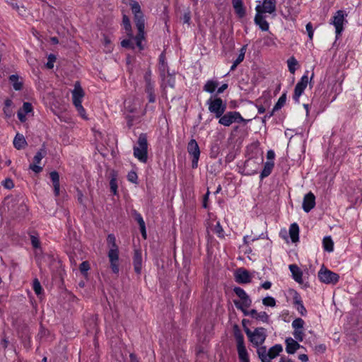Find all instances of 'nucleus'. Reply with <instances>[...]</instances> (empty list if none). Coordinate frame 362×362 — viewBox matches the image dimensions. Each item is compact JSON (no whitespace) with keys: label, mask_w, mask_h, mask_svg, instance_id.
Instances as JSON below:
<instances>
[{"label":"nucleus","mask_w":362,"mask_h":362,"mask_svg":"<svg viewBox=\"0 0 362 362\" xmlns=\"http://www.w3.org/2000/svg\"><path fill=\"white\" fill-rule=\"evenodd\" d=\"M129 5L134 16L135 25L138 29V34L134 37L136 45L141 50L144 49L141 42L144 39L145 19L138 2L132 1Z\"/></svg>","instance_id":"obj_1"},{"label":"nucleus","mask_w":362,"mask_h":362,"mask_svg":"<svg viewBox=\"0 0 362 362\" xmlns=\"http://www.w3.org/2000/svg\"><path fill=\"white\" fill-rule=\"evenodd\" d=\"M233 332L239 362H250L249 353L245 344L244 336L237 325L234 326Z\"/></svg>","instance_id":"obj_2"},{"label":"nucleus","mask_w":362,"mask_h":362,"mask_svg":"<svg viewBox=\"0 0 362 362\" xmlns=\"http://www.w3.org/2000/svg\"><path fill=\"white\" fill-rule=\"evenodd\" d=\"M245 332L248 337L249 341L255 347H258L263 344L267 338L266 329L264 327H257L254 331H251L248 327H245Z\"/></svg>","instance_id":"obj_3"},{"label":"nucleus","mask_w":362,"mask_h":362,"mask_svg":"<svg viewBox=\"0 0 362 362\" xmlns=\"http://www.w3.org/2000/svg\"><path fill=\"white\" fill-rule=\"evenodd\" d=\"M148 142L146 136L144 134L139 135L137 144L134 146V156L139 161L146 163L147 161Z\"/></svg>","instance_id":"obj_4"},{"label":"nucleus","mask_w":362,"mask_h":362,"mask_svg":"<svg viewBox=\"0 0 362 362\" xmlns=\"http://www.w3.org/2000/svg\"><path fill=\"white\" fill-rule=\"evenodd\" d=\"M206 104L209 105V110L214 113L216 118L220 117L226 109V105L220 98H209Z\"/></svg>","instance_id":"obj_5"},{"label":"nucleus","mask_w":362,"mask_h":362,"mask_svg":"<svg viewBox=\"0 0 362 362\" xmlns=\"http://www.w3.org/2000/svg\"><path fill=\"white\" fill-rule=\"evenodd\" d=\"M346 13L342 11H337L332 16L330 23L335 28V33L337 37H338L344 30V24L346 22Z\"/></svg>","instance_id":"obj_6"},{"label":"nucleus","mask_w":362,"mask_h":362,"mask_svg":"<svg viewBox=\"0 0 362 362\" xmlns=\"http://www.w3.org/2000/svg\"><path fill=\"white\" fill-rule=\"evenodd\" d=\"M218 118L219 124L225 127H229L234 122L240 123L245 121L241 115L238 112L235 111L228 112L225 115L223 114Z\"/></svg>","instance_id":"obj_7"},{"label":"nucleus","mask_w":362,"mask_h":362,"mask_svg":"<svg viewBox=\"0 0 362 362\" xmlns=\"http://www.w3.org/2000/svg\"><path fill=\"white\" fill-rule=\"evenodd\" d=\"M317 276L320 281L327 284H336L339 280L338 274L322 267L318 272Z\"/></svg>","instance_id":"obj_8"},{"label":"nucleus","mask_w":362,"mask_h":362,"mask_svg":"<svg viewBox=\"0 0 362 362\" xmlns=\"http://www.w3.org/2000/svg\"><path fill=\"white\" fill-rule=\"evenodd\" d=\"M187 152L192 157V167L197 168L198 161L200 156V150L199 145L195 139H192L187 144Z\"/></svg>","instance_id":"obj_9"},{"label":"nucleus","mask_w":362,"mask_h":362,"mask_svg":"<svg viewBox=\"0 0 362 362\" xmlns=\"http://www.w3.org/2000/svg\"><path fill=\"white\" fill-rule=\"evenodd\" d=\"M309 82L308 76L307 74L303 75L300 81H298L294 89L293 100L296 103H299V98L303 93L305 88L307 87Z\"/></svg>","instance_id":"obj_10"},{"label":"nucleus","mask_w":362,"mask_h":362,"mask_svg":"<svg viewBox=\"0 0 362 362\" xmlns=\"http://www.w3.org/2000/svg\"><path fill=\"white\" fill-rule=\"evenodd\" d=\"M276 0H263L262 4L257 5L255 10L257 13H273L276 11Z\"/></svg>","instance_id":"obj_11"},{"label":"nucleus","mask_w":362,"mask_h":362,"mask_svg":"<svg viewBox=\"0 0 362 362\" xmlns=\"http://www.w3.org/2000/svg\"><path fill=\"white\" fill-rule=\"evenodd\" d=\"M108 257L112 273L118 274L119 272V250H109Z\"/></svg>","instance_id":"obj_12"},{"label":"nucleus","mask_w":362,"mask_h":362,"mask_svg":"<svg viewBox=\"0 0 362 362\" xmlns=\"http://www.w3.org/2000/svg\"><path fill=\"white\" fill-rule=\"evenodd\" d=\"M46 151L44 148L40 149L33 158V163L30 165V169L36 173L42 171V168L39 166L38 164L41 162L42 159L45 156Z\"/></svg>","instance_id":"obj_13"},{"label":"nucleus","mask_w":362,"mask_h":362,"mask_svg":"<svg viewBox=\"0 0 362 362\" xmlns=\"http://www.w3.org/2000/svg\"><path fill=\"white\" fill-rule=\"evenodd\" d=\"M315 206V197L311 192L306 194L303 197V209L305 212L310 211Z\"/></svg>","instance_id":"obj_14"},{"label":"nucleus","mask_w":362,"mask_h":362,"mask_svg":"<svg viewBox=\"0 0 362 362\" xmlns=\"http://www.w3.org/2000/svg\"><path fill=\"white\" fill-rule=\"evenodd\" d=\"M84 97V91L82 89L79 82H76L74 89L72 90V100L74 106L82 103V99Z\"/></svg>","instance_id":"obj_15"},{"label":"nucleus","mask_w":362,"mask_h":362,"mask_svg":"<svg viewBox=\"0 0 362 362\" xmlns=\"http://www.w3.org/2000/svg\"><path fill=\"white\" fill-rule=\"evenodd\" d=\"M141 252V250H135L134 255L133 257L134 269L138 275L141 273L143 264V257Z\"/></svg>","instance_id":"obj_16"},{"label":"nucleus","mask_w":362,"mask_h":362,"mask_svg":"<svg viewBox=\"0 0 362 362\" xmlns=\"http://www.w3.org/2000/svg\"><path fill=\"white\" fill-rule=\"evenodd\" d=\"M233 291L240 298V303H243L246 307H250L251 305V299L242 288L235 287Z\"/></svg>","instance_id":"obj_17"},{"label":"nucleus","mask_w":362,"mask_h":362,"mask_svg":"<svg viewBox=\"0 0 362 362\" xmlns=\"http://www.w3.org/2000/svg\"><path fill=\"white\" fill-rule=\"evenodd\" d=\"M286 351L289 354H293L301 346L297 341L291 337H288L285 340Z\"/></svg>","instance_id":"obj_18"},{"label":"nucleus","mask_w":362,"mask_h":362,"mask_svg":"<svg viewBox=\"0 0 362 362\" xmlns=\"http://www.w3.org/2000/svg\"><path fill=\"white\" fill-rule=\"evenodd\" d=\"M250 280V274L245 269H240L235 273V281L239 284H247Z\"/></svg>","instance_id":"obj_19"},{"label":"nucleus","mask_w":362,"mask_h":362,"mask_svg":"<svg viewBox=\"0 0 362 362\" xmlns=\"http://www.w3.org/2000/svg\"><path fill=\"white\" fill-rule=\"evenodd\" d=\"M293 299V305H294L295 308H296V310L298 311V313L302 316H305L307 313V310H306L305 306L303 305V301L301 300V297L299 295V293L297 292H295Z\"/></svg>","instance_id":"obj_20"},{"label":"nucleus","mask_w":362,"mask_h":362,"mask_svg":"<svg viewBox=\"0 0 362 362\" xmlns=\"http://www.w3.org/2000/svg\"><path fill=\"white\" fill-rule=\"evenodd\" d=\"M289 269L292 274L293 279L298 283H303V272L296 264H290Z\"/></svg>","instance_id":"obj_21"},{"label":"nucleus","mask_w":362,"mask_h":362,"mask_svg":"<svg viewBox=\"0 0 362 362\" xmlns=\"http://www.w3.org/2000/svg\"><path fill=\"white\" fill-rule=\"evenodd\" d=\"M255 22L257 25H259L262 30L267 31L269 30V23L264 19L263 13H257L255 17Z\"/></svg>","instance_id":"obj_22"},{"label":"nucleus","mask_w":362,"mask_h":362,"mask_svg":"<svg viewBox=\"0 0 362 362\" xmlns=\"http://www.w3.org/2000/svg\"><path fill=\"white\" fill-rule=\"evenodd\" d=\"M3 112L6 119H9L14 115L13 102L11 100L7 99L5 100Z\"/></svg>","instance_id":"obj_23"},{"label":"nucleus","mask_w":362,"mask_h":362,"mask_svg":"<svg viewBox=\"0 0 362 362\" xmlns=\"http://www.w3.org/2000/svg\"><path fill=\"white\" fill-rule=\"evenodd\" d=\"M233 6L235 9L236 14L240 17L243 18L245 15V10L243 7L242 0H233Z\"/></svg>","instance_id":"obj_24"},{"label":"nucleus","mask_w":362,"mask_h":362,"mask_svg":"<svg viewBox=\"0 0 362 362\" xmlns=\"http://www.w3.org/2000/svg\"><path fill=\"white\" fill-rule=\"evenodd\" d=\"M283 351V347L281 344H275L272 346L267 351V356L270 358H275Z\"/></svg>","instance_id":"obj_25"},{"label":"nucleus","mask_w":362,"mask_h":362,"mask_svg":"<svg viewBox=\"0 0 362 362\" xmlns=\"http://www.w3.org/2000/svg\"><path fill=\"white\" fill-rule=\"evenodd\" d=\"M274 166V161H267L264 163V169L262 171L261 175H260L261 180L264 179V177H268L271 174Z\"/></svg>","instance_id":"obj_26"},{"label":"nucleus","mask_w":362,"mask_h":362,"mask_svg":"<svg viewBox=\"0 0 362 362\" xmlns=\"http://www.w3.org/2000/svg\"><path fill=\"white\" fill-rule=\"evenodd\" d=\"M299 227L297 223H292L289 228V235L292 242L295 243L298 240Z\"/></svg>","instance_id":"obj_27"},{"label":"nucleus","mask_w":362,"mask_h":362,"mask_svg":"<svg viewBox=\"0 0 362 362\" xmlns=\"http://www.w3.org/2000/svg\"><path fill=\"white\" fill-rule=\"evenodd\" d=\"M146 93L148 95V99L149 103H154L156 101V95L154 94V86L150 82L147 81L146 86Z\"/></svg>","instance_id":"obj_28"},{"label":"nucleus","mask_w":362,"mask_h":362,"mask_svg":"<svg viewBox=\"0 0 362 362\" xmlns=\"http://www.w3.org/2000/svg\"><path fill=\"white\" fill-rule=\"evenodd\" d=\"M26 144L25 139L22 134H17L13 139V145L17 149L23 148Z\"/></svg>","instance_id":"obj_29"},{"label":"nucleus","mask_w":362,"mask_h":362,"mask_svg":"<svg viewBox=\"0 0 362 362\" xmlns=\"http://www.w3.org/2000/svg\"><path fill=\"white\" fill-rule=\"evenodd\" d=\"M9 80L16 90H20L22 88L23 83L19 80V78L17 75H11L9 77Z\"/></svg>","instance_id":"obj_30"},{"label":"nucleus","mask_w":362,"mask_h":362,"mask_svg":"<svg viewBox=\"0 0 362 362\" xmlns=\"http://www.w3.org/2000/svg\"><path fill=\"white\" fill-rule=\"evenodd\" d=\"M286 100V95L285 93H284L279 98V100H278L277 103H276V105H274L273 110H272V113L270 114L269 117H271L273 115L274 112L281 109L285 105Z\"/></svg>","instance_id":"obj_31"},{"label":"nucleus","mask_w":362,"mask_h":362,"mask_svg":"<svg viewBox=\"0 0 362 362\" xmlns=\"http://www.w3.org/2000/svg\"><path fill=\"white\" fill-rule=\"evenodd\" d=\"M218 86V83L215 81L209 80L206 81L204 86V90L212 93Z\"/></svg>","instance_id":"obj_32"},{"label":"nucleus","mask_w":362,"mask_h":362,"mask_svg":"<svg viewBox=\"0 0 362 362\" xmlns=\"http://www.w3.org/2000/svg\"><path fill=\"white\" fill-rule=\"evenodd\" d=\"M287 64L289 71L291 74H294L296 70V66L298 65V62L294 57H290L287 60Z\"/></svg>","instance_id":"obj_33"},{"label":"nucleus","mask_w":362,"mask_h":362,"mask_svg":"<svg viewBox=\"0 0 362 362\" xmlns=\"http://www.w3.org/2000/svg\"><path fill=\"white\" fill-rule=\"evenodd\" d=\"M33 288L37 296H40L42 293L43 289L37 279H34Z\"/></svg>","instance_id":"obj_34"},{"label":"nucleus","mask_w":362,"mask_h":362,"mask_svg":"<svg viewBox=\"0 0 362 362\" xmlns=\"http://www.w3.org/2000/svg\"><path fill=\"white\" fill-rule=\"evenodd\" d=\"M212 230L218 235V237L221 238H224V231L219 223V221H217L212 228Z\"/></svg>","instance_id":"obj_35"},{"label":"nucleus","mask_w":362,"mask_h":362,"mask_svg":"<svg viewBox=\"0 0 362 362\" xmlns=\"http://www.w3.org/2000/svg\"><path fill=\"white\" fill-rule=\"evenodd\" d=\"M305 322L302 318H296L292 322V327L293 329H303Z\"/></svg>","instance_id":"obj_36"},{"label":"nucleus","mask_w":362,"mask_h":362,"mask_svg":"<svg viewBox=\"0 0 362 362\" xmlns=\"http://www.w3.org/2000/svg\"><path fill=\"white\" fill-rule=\"evenodd\" d=\"M163 78H164V80L166 81V82L168 83V84L170 86V87H173L174 85H175V78L174 76L170 74L168 71H167V75H165V72H163Z\"/></svg>","instance_id":"obj_37"},{"label":"nucleus","mask_w":362,"mask_h":362,"mask_svg":"<svg viewBox=\"0 0 362 362\" xmlns=\"http://www.w3.org/2000/svg\"><path fill=\"white\" fill-rule=\"evenodd\" d=\"M324 249H333L334 243L330 236L325 237L322 241Z\"/></svg>","instance_id":"obj_38"},{"label":"nucleus","mask_w":362,"mask_h":362,"mask_svg":"<svg viewBox=\"0 0 362 362\" xmlns=\"http://www.w3.org/2000/svg\"><path fill=\"white\" fill-rule=\"evenodd\" d=\"M234 304L238 310H240L243 313L245 316H249L250 310L246 309L247 307L245 306L243 303H240V301L238 300H234Z\"/></svg>","instance_id":"obj_39"},{"label":"nucleus","mask_w":362,"mask_h":362,"mask_svg":"<svg viewBox=\"0 0 362 362\" xmlns=\"http://www.w3.org/2000/svg\"><path fill=\"white\" fill-rule=\"evenodd\" d=\"M262 303L265 306L274 307L276 305V300L271 296H267L263 298Z\"/></svg>","instance_id":"obj_40"},{"label":"nucleus","mask_w":362,"mask_h":362,"mask_svg":"<svg viewBox=\"0 0 362 362\" xmlns=\"http://www.w3.org/2000/svg\"><path fill=\"white\" fill-rule=\"evenodd\" d=\"M255 320L267 323L269 322V317L266 312H260L257 313Z\"/></svg>","instance_id":"obj_41"},{"label":"nucleus","mask_w":362,"mask_h":362,"mask_svg":"<svg viewBox=\"0 0 362 362\" xmlns=\"http://www.w3.org/2000/svg\"><path fill=\"white\" fill-rule=\"evenodd\" d=\"M294 338L299 341H303L304 338V332L303 329H294L293 332Z\"/></svg>","instance_id":"obj_42"},{"label":"nucleus","mask_w":362,"mask_h":362,"mask_svg":"<svg viewBox=\"0 0 362 362\" xmlns=\"http://www.w3.org/2000/svg\"><path fill=\"white\" fill-rule=\"evenodd\" d=\"M134 42L136 43V41L134 40V37H132V39L129 40H124L122 41L121 45L123 47H130L134 49Z\"/></svg>","instance_id":"obj_43"},{"label":"nucleus","mask_w":362,"mask_h":362,"mask_svg":"<svg viewBox=\"0 0 362 362\" xmlns=\"http://www.w3.org/2000/svg\"><path fill=\"white\" fill-rule=\"evenodd\" d=\"M30 238L32 246L33 247L37 248L40 246L38 235L32 234L30 235Z\"/></svg>","instance_id":"obj_44"},{"label":"nucleus","mask_w":362,"mask_h":362,"mask_svg":"<svg viewBox=\"0 0 362 362\" xmlns=\"http://www.w3.org/2000/svg\"><path fill=\"white\" fill-rule=\"evenodd\" d=\"M79 269L82 274H86L90 269L89 262L88 261L83 262L79 266Z\"/></svg>","instance_id":"obj_45"},{"label":"nucleus","mask_w":362,"mask_h":362,"mask_svg":"<svg viewBox=\"0 0 362 362\" xmlns=\"http://www.w3.org/2000/svg\"><path fill=\"white\" fill-rule=\"evenodd\" d=\"M257 354H258V356L259 358V359H262L264 357H267L268 356L267 355V348L266 346H261L259 347L257 351Z\"/></svg>","instance_id":"obj_46"},{"label":"nucleus","mask_w":362,"mask_h":362,"mask_svg":"<svg viewBox=\"0 0 362 362\" xmlns=\"http://www.w3.org/2000/svg\"><path fill=\"white\" fill-rule=\"evenodd\" d=\"M107 242L109 247L113 248L117 247L115 243V237L113 235L110 234L107 236Z\"/></svg>","instance_id":"obj_47"},{"label":"nucleus","mask_w":362,"mask_h":362,"mask_svg":"<svg viewBox=\"0 0 362 362\" xmlns=\"http://www.w3.org/2000/svg\"><path fill=\"white\" fill-rule=\"evenodd\" d=\"M56 61V57L53 54H49L48 57V61L46 64V66L48 69H52L54 67V64Z\"/></svg>","instance_id":"obj_48"},{"label":"nucleus","mask_w":362,"mask_h":362,"mask_svg":"<svg viewBox=\"0 0 362 362\" xmlns=\"http://www.w3.org/2000/svg\"><path fill=\"white\" fill-rule=\"evenodd\" d=\"M110 190L114 194H117V183L115 178H112L110 182Z\"/></svg>","instance_id":"obj_49"},{"label":"nucleus","mask_w":362,"mask_h":362,"mask_svg":"<svg viewBox=\"0 0 362 362\" xmlns=\"http://www.w3.org/2000/svg\"><path fill=\"white\" fill-rule=\"evenodd\" d=\"M75 107L81 117L84 119H87V117L86 115V110L82 106V104H78V105H76Z\"/></svg>","instance_id":"obj_50"},{"label":"nucleus","mask_w":362,"mask_h":362,"mask_svg":"<svg viewBox=\"0 0 362 362\" xmlns=\"http://www.w3.org/2000/svg\"><path fill=\"white\" fill-rule=\"evenodd\" d=\"M50 178L53 185L59 183V175L57 172L52 171L50 173Z\"/></svg>","instance_id":"obj_51"},{"label":"nucleus","mask_w":362,"mask_h":362,"mask_svg":"<svg viewBox=\"0 0 362 362\" xmlns=\"http://www.w3.org/2000/svg\"><path fill=\"white\" fill-rule=\"evenodd\" d=\"M137 178V175L134 171H131L127 175L128 180L132 183H136Z\"/></svg>","instance_id":"obj_52"},{"label":"nucleus","mask_w":362,"mask_h":362,"mask_svg":"<svg viewBox=\"0 0 362 362\" xmlns=\"http://www.w3.org/2000/svg\"><path fill=\"white\" fill-rule=\"evenodd\" d=\"M305 28H306V31L308 33L310 40H313L314 31L313 29L312 23H307Z\"/></svg>","instance_id":"obj_53"},{"label":"nucleus","mask_w":362,"mask_h":362,"mask_svg":"<svg viewBox=\"0 0 362 362\" xmlns=\"http://www.w3.org/2000/svg\"><path fill=\"white\" fill-rule=\"evenodd\" d=\"M21 110L26 114L30 113L33 110L32 105L29 103H24Z\"/></svg>","instance_id":"obj_54"},{"label":"nucleus","mask_w":362,"mask_h":362,"mask_svg":"<svg viewBox=\"0 0 362 362\" xmlns=\"http://www.w3.org/2000/svg\"><path fill=\"white\" fill-rule=\"evenodd\" d=\"M123 23L127 31H131V24L129 18L126 16H123Z\"/></svg>","instance_id":"obj_55"},{"label":"nucleus","mask_w":362,"mask_h":362,"mask_svg":"<svg viewBox=\"0 0 362 362\" xmlns=\"http://www.w3.org/2000/svg\"><path fill=\"white\" fill-rule=\"evenodd\" d=\"M257 240V238H252L251 236L246 235L243 238V241L245 243V247H250V242H253L255 240Z\"/></svg>","instance_id":"obj_56"},{"label":"nucleus","mask_w":362,"mask_h":362,"mask_svg":"<svg viewBox=\"0 0 362 362\" xmlns=\"http://www.w3.org/2000/svg\"><path fill=\"white\" fill-rule=\"evenodd\" d=\"M160 69L162 71V72H165L166 64L165 62L163 54H161L160 56Z\"/></svg>","instance_id":"obj_57"},{"label":"nucleus","mask_w":362,"mask_h":362,"mask_svg":"<svg viewBox=\"0 0 362 362\" xmlns=\"http://www.w3.org/2000/svg\"><path fill=\"white\" fill-rule=\"evenodd\" d=\"M182 19V21L184 23L189 25L190 19H191L190 12L189 11L185 12L184 13Z\"/></svg>","instance_id":"obj_58"},{"label":"nucleus","mask_w":362,"mask_h":362,"mask_svg":"<svg viewBox=\"0 0 362 362\" xmlns=\"http://www.w3.org/2000/svg\"><path fill=\"white\" fill-rule=\"evenodd\" d=\"M18 117L21 122H23L26 120V113H25L22 110H19L17 113Z\"/></svg>","instance_id":"obj_59"},{"label":"nucleus","mask_w":362,"mask_h":362,"mask_svg":"<svg viewBox=\"0 0 362 362\" xmlns=\"http://www.w3.org/2000/svg\"><path fill=\"white\" fill-rule=\"evenodd\" d=\"M136 220L137 221L140 228H142L144 229V226L145 225V222L141 216V214H137L136 216Z\"/></svg>","instance_id":"obj_60"},{"label":"nucleus","mask_w":362,"mask_h":362,"mask_svg":"<svg viewBox=\"0 0 362 362\" xmlns=\"http://www.w3.org/2000/svg\"><path fill=\"white\" fill-rule=\"evenodd\" d=\"M275 157V153L274 151L269 150L267 153V158L268 159V161H273Z\"/></svg>","instance_id":"obj_61"},{"label":"nucleus","mask_w":362,"mask_h":362,"mask_svg":"<svg viewBox=\"0 0 362 362\" xmlns=\"http://www.w3.org/2000/svg\"><path fill=\"white\" fill-rule=\"evenodd\" d=\"M129 362H140V360L136 354L132 353L129 354Z\"/></svg>","instance_id":"obj_62"},{"label":"nucleus","mask_w":362,"mask_h":362,"mask_svg":"<svg viewBox=\"0 0 362 362\" xmlns=\"http://www.w3.org/2000/svg\"><path fill=\"white\" fill-rule=\"evenodd\" d=\"M4 185L7 189H11L13 187V183L11 180L8 179L5 180Z\"/></svg>","instance_id":"obj_63"},{"label":"nucleus","mask_w":362,"mask_h":362,"mask_svg":"<svg viewBox=\"0 0 362 362\" xmlns=\"http://www.w3.org/2000/svg\"><path fill=\"white\" fill-rule=\"evenodd\" d=\"M8 341L5 338H3L1 340V343H0V346L4 349H6L7 346H8Z\"/></svg>","instance_id":"obj_64"}]
</instances>
